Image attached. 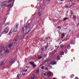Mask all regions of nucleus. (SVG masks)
I'll use <instances>...</instances> for the list:
<instances>
[{
    "label": "nucleus",
    "instance_id": "nucleus-35",
    "mask_svg": "<svg viewBox=\"0 0 79 79\" xmlns=\"http://www.w3.org/2000/svg\"><path fill=\"white\" fill-rule=\"evenodd\" d=\"M65 8H68V6H65Z\"/></svg>",
    "mask_w": 79,
    "mask_h": 79
},
{
    "label": "nucleus",
    "instance_id": "nucleus-25",
    "mask_svg": "<svg viewBox=\"0 0 79 79\" xmlns=\"http://www.w3.org/2000/svg\"><path fill=\"white\" fill-rule=\"evenodd\" d=\"M68 19V18L67 17L64 18L63 21H66V19Z\"/></svg>",
    "mask_w": 79,
    "mask_h": 79
},
{
    "label": "nucleus",
    "instance_id": "nucleus-8",
    "mask_svg": "<svg viewBox=\"0 0 79 79\" xmlns=\"http://www.w3.org/2000/svg\"><path fill=\"white\" fill-rule=\"evenodd\" d=\"M17 30H18V29L16 28H14V31L15 32L16 31H17Z\"/></svg>",
    "mask_w": 79,
    "mask_h": 79
},
{
    "label": "nucleus",
    "instance_id": "nucleus-28",
    "mask_svg": "<svg viewBox=\"0 0 79 79\" xmlns=\"http://www.w3.org/2000/svg\"><path fill=\"white\" fill-rule=\"evenodd\" d=\"M64 52H65V53H68V51L67 50L64 49Z\"/></svg>",
    "mask_w": 79,
    "mask_h": 79
},
{
    "label": "nucleus",
    "instance_id": "nucleus-55",
    "mask_svg": "<svg viewBox=\"0 0 79 79\" xmlns=\"http://www.w3.org/2000/svg\"><path fill=\"white\" fill-rule=\"evenodd\" d=\"M12 79V78H11V79Z\"/></svg>",
    "mask_w": 79,
    "mask_h": 79
},
{
    "label": "nucleus",
    "instance_id": "nucleus-51",
    "mask_svg": "<svg viewBox=\"0 0 79 79\" xmlns=\"http://www.w3.org/2000/svg\"><path fill=\"white\" fill-rule=\"evenodd\" d=\"M35 79H37V78H36Z\"/></svg>",
    "mask_w": 79,
    "mask_h": 79
},
{
    "label": "nucleus",
    "instance_id": "nucleus-49",
    "mask_svg": "<svg viewBox=\"0 0 79 79\" xmlns=\"http://www.w3.org/2000/svg\"><path fill=\"white\" fill-rule=\"evenodd\" d=\"M53 79H56V78H54Z\"/></svg>",
    "mask_w": 79,
    "mask_h": 79
},
{
    "label": "nucleus",
    "instance_id": "nucleus-46",
    "mask_svg": "<svg viewBox=\"0 0 79 79\" xmlns=\"http://www.w3.org/2000/svg\"><path fill=\"white\" fill-rule=\"evenodd\" d=\"M71 15H73V12H71Z\"/></svg>",
    "mask_w": 79,
    "mask_h": 79
},
{
    "label": "nucleus",
    "instance_id": "nucleus-34",
    "mask_svg": "<svg viewBox=\"0 0 79 79\" xmlns=\"http://www.w3.org/2000/svg\"><path fill=\"white\" fill-rule=\"evenodd\" d=\"M29 79H34V77H32L31 78H30Z\"/></svg>",
    "mask_w": 79,
    "mask_h": 79
},
{
    "label": "nucleus",
    "instance_id": "nucleus-21",
    "mask_svg": "<svg viewBox=\"0 0 79 79\" xmlns=\"http://www.w3.org/2000/svg\"><path fill=\"white\" fill-rule=\"evenodd\" d=\"M11 30H12V29H11V31H10V32L9 34V35H11V33H12V31H11Z\"/></svg>",
    "mask_w": 79,
    "mask_h": 79
},
{
    "label": "nucleus",
    "instance_id": "nucleus-24",
    "mask_svg": "<svg viewBox=\"0 0 79 79\" xmlns=\"http://www.w3.org/2000/svg\"><path fill=\"white\" fill-rule=\"evenodd\" d=\"M42 12H40L39 13L38 15L39 16H41V15H42Z\"/></svg>",
    "mask_w": 79,
    "mask_h": 79
},
{
    "label": "nucleus",
    "instance_id": "nucleus-7",
    "mask_svg": "<svg viewBox=\"0 0 79 79\" xmlns=\"http://www.w3.org/2000/svg\"><path fill=\"white\" fill-rule=\"evenodd\" d=\"M4 61H5V60L3 61V62L0 65V66H3V65H4V64H5V63H6V62L4 63Z\"/></svg>",
    "mask_w": 79,
    "mask_h": 79
},
{
    "label": "nucleus",
    "instance_id": "nucleus-20",
    "mask_svg": "<svg viewBox=\"0 0 79 79\" xmlns=\"http://www.w3.org/2000/svg\"><path fill=\"white\" fill-rule=\"evenodd\" d=\"M64 47V45H63V44H61L60 45V48H63V47Z\"/></svg>",
    "mask_w": 79,
    "mask_h": 79
},
{
    "label": "nucleus",
    "instance_id": "nucleus-56",
    "mask_svg": "<svg viewBox=\"0 0 79 79\" xmlns=\"http://www.w3.org/2000/svg\"><path fill=\"white\" fill-rule=\"evenodd\" d=\"M0 36H1V35H0Z\"/></svg>",
    "mask_w": 79,
    "mask_h": 79
},
{
    "label": "nucleus",
    "instance_id": "nucleus-54",
    "mask_svg": "<svg viewBox=\"0 0 79 79\" xmlns=\"http://www.w3.org/2000/svg\"><path fill=\"white\" fill-rule=\"evenodd\" d=\"M14 3V2H13V4Z\"/></svg>",
    "mask_w": 79,
    "mask_h": 79
},
{
    "label": "nucleus",
    "instance_id": "nucleus-5",
    "mask_svg": "<svg viewBox=\"0 0 79 79\" xmlns=\"http://www.w3.org/2000/svg\"><path fill=\"white\" fill-rule=\"evenodd\" d=\"M50 63L52 65H54V64H56V62H55L53 61L51 62Z\"/></svg>",
    "mask_w": 79,
    "mask_h": 79
},
{
    "label": "nucleus",
    "instance_id": "nucleus-31",
    "mask_svg": "<svg viewBox=\"0 0 79 79\" xmlns=\"http://www.w3.org/2000/svg\"><path fill=\"white\" fill-rule=\"evenodd\" d=\"M41 69H44V66H43L41 68Z\"/></svg>",
    "mask_w": 79,
    "mask_h": 79
},
{
    "label": "nucleus",
    "instance_id": "nucleus-38",
    "mask_svg": "<svg viewBox=\"0 0 79 79\" xmlns=\"http://www.w3.org/2000/svg\"><path fill=\"white\" fill-rule=\"evenodd\" d=\"M75 79H79V78H78V77H76L75 78Z\"/></svg>",
    "mask_w": 79,
    "mask_h": 79
},
{
    "label": "nucleus",
    "instance_id": "nucleus-53",
    "mask_svg": "<svg viewBox=\"0 0 79 79\" xmlns=\"http://www.w3.org/2000/svg\"><path fill=\"white\" fill-rule=\"evenodd\" d=\"M74 42V41H72V42Z\"/></svg>",
    "mask_w": 79,
    "mask_h": 79
},
{
    "label": "nucleus",
    "instance_id": "nucleus-42",
    "mask_svg": "<svg viewBox=\"0 0 79 79\" xmlns=\"http://www.w3.org/2000/svg\"><path fill=\"white\" fill-rule=\"evenodd\" d=\"M45 49L46 50H47V47H46L45 48Z\"/></svg>",
    "mask_w": 79,
    "mask_h": 79
},
{
    "label": "nucleus",
    "instance_id": "nucleus-6",
    "mask_svg": "<svg viewBox=\"0 0 79 79\" xmlns=\"http://www.w3.org/2000/svg\"><path fill=\"white\" fill-rule=\"evenodd\" d=\"M28 26H29V23H28V24L26 26L24 27L23 28V29H24L25 30H26V29H27L28 27Z\"/></svg>",
    "mask_w": 79,
    "mask_h": 79
},
{
    "label": "nucleus",
    "instance_id": "nucleus-37",
    "mask_svg": "<svg viewBox=\"0 0 79 79\" xmlns=\"http://www.w3.org/2000/svg\"><path fill=\"white\" fill-rule=\"evenodd\" d=\"M11 4H10L9 5H8V7H10V6H11Z\"/></svg>",
    "mask_w": 79,
    "mask_h": 79
},
{
    "label": "nucleus",
    "instance_id": "nucleus-30",
    "mask_svg": "<svg viewBox=\"0 0 79 79\" xmlns=\"http://www.w3.org/2000/svg\"><path fill=\"white\" fill-rule=\"evenodd\" d=\"M51 62V61H50V60H48V64H50V62Z\"/></svg>",
    "mask_w": 79,
    "mask_h": 79
},
{
    "label": "nucleus",
    "instance_id": "nucleus-9",
    "mask_svg": "<svg viewBox=\"0 0 79 79\" xmlns=\"http://www.w3.org/2000/svg\"><path fill=\"white\" fill-rule=\"evenodd\" d=\"M12 45H13V43L10 44L8 45L9 47H11L12 46Z\"/></svg>",
    "mask_w": 79,
    "mask_h": 79
},
{
    "label": "nucleus",
    "instance_id": "nucleus-14",
    "mask_svg": "<svg viewBox=\"0 0 79 79\" xmlns=\"http://www.w3.org/2000/svg\"><path fill=\"white\" fill-rule=\"evenodd\" d=\"M1 56H3V57H5L6 56V55L5 54H1Z\"/></svg>",
    "mask_w": 79,
    "mask_h": 79
},
{
    "label": "nucleus",
    "instance_id": "nucleus-29",
    "mask_svg": "<svg viewBox=\"0 0 79 79\" xmlns=\"http://www.w3.org/2000/svg\"><path fill=\"white\" fill-rule=\"evenodd\" d=\"M74 75L73 74H72L71 75V76H70V77L71 78H73V77H74Z\"/></svg>",
    "mask_w": 79,
    "mask_h": 79
},
{
    "label": "nucleus",
    "instance_id": "nucleus-1",
    "mask_svg": "<svg viewBox=\"0 0 79 79\" xmlns=\"http://www.w3.org/2000/svg\"><path fill=\"white\" fill-rule=\"evenodd\" d=\"M0 48L1 49V50L0 51V54L1 53H3L4 52H5V53H8L10 52L9 49H6L5 51L4 50H3V49L4 48L3 46H0Z\"/></svg>",
    "mask_w": 79,
    "mask_h": 79
},
{
    "label": "nucleus",
    "instance_id": "nucleus-15",
    "mask_svg": "<svg viewBox=\"0 0 79 79\" xmlns=\"http://www.w3.org/2000/svg\"><path fill=\"white\" fill-rule=\"evenodd\" d=\"M60 55H64V52H62L60 53Z\"/></svg>",
    "mask_w": 79,
    "mask_h": 79
},
{
    "label": "nucleus",
    "instance_id": "nucleus-47",
    "mask_svg": "<svg viewBox=\"0 0 79 79\" xmlns=\"http://www.w3.org/2000/svg\"><path fill=\"white\" fill-rule=\"evenodd\" d=\"M15 0H13V2H15Z\"/></svg>",
    "mask_w": 79,
    "mask_h": 79
},
{
    "label": "nucleus",
    "instance_id": "nucleus-32",
    "mask_svg": "<svg viewBox=\"0 0 79 79\" xmlns=\"http://www.w3.org/2000/svg\"><path fill=\"white\" fill-rule=\"evenodd\" d=\"M15 28H17V29H18V24L16 25Z\"/></svg>",
    "mask_w": 79,
    "mask_h": 79
},
{
    "label": "nucleus",
    "instance_id": "nucleus-13",
    "mask_svg": "<svg viewBox=\"0 0 79 79\" xmlns=\"http://www.w3.org/2000/svg\"><path fill=\"white\" fill-rule=\"evenodd\" d=\"M67 48H68V49H70V48H71V46H70V45H69L67 46Z\"/></svg>",
    "mask_w": 79,
    "mask_h": 79
},
{
    "label": "nucleus",
    "instance_id": "nucleus-2",
    "mask_svg": "<svg viewBox=\"0 0 79 79\" xmlns=\"http://www.w3.org/2000/svg\"><path fill=\"white\" fill-rule=\"evenodd\" d=\"M8 31H9V27H7L5 28L4 32H3L2 33L3 34H6Z\"/></svg>",
    "mask_w": 79,
    "mask_h": 79
},
{
    "label": "nucleus",
    "instance_id": "nucleus-33",
    "mask_svg": "<svg viewBox=\"0 0 79 79\" xmlns=\"http://www.w3.org/2000/svg\"><path fill=\"white\" fill-rule=\"evenodd\" d=\"M50 2V0H48V1H47V2L48 3H49V2Z\"/></svg>",
    "mask_w": 79,
    "mask_h": 79
},
{
    "label": "nucleus",
    "instance_id": "nucleus-10",
    "mask_svg": "<svg viewBox=\"0 0 79 79\" xmlns=\"http://www.w3.org/2000/svg\"><path fill=\"white\" fill-rule=\"evenodd\" d=\"M64 35H65V33H62L61 35V37H64Z\"/></svg>",
    "mask_w": 79,
    "mask_h": 79
},
{
    "label": "nucleus",
    "instance_id": "nucleus-22",
    "mask_svg": "<svg viewBox=\"0 0 79 79\" xmlns=\"http://www.w3.org/2000/svg\"><path fill=\"white\" fill-rule=\"evenodd\" d=\"M42 58H43V57H42V56H39V58H38V60H40L42 59Z\"/></svg>",
    "mask_w": 79,
    "mask_h": 79
},
{
    "label": "nucleus",
    "instance_id": "nucleus-19",
    "mask_svg": "<svg viewBox=\"0 0 79 79\" xmlns=\"http://www.w3.org/2000/svg\"><path fill=\"white\" fill-rule=\"evenodd\" d=\"M15 59H13L12 60H10V63H12L13 61H14Z\"/></svg>",
    "mask_w": 79,
    "mask_h": 79
},
{
    "label": "nucleus",
    "instance_id": "nucleus-52",
    "mask_svg": "<svg viewBox=\"0 0 79 79\" xmlns=\"http://www.w3.org/2000/svg\"><path fill=\"white\" fill-rule=\"evenodd\" d=\"M78 24H79V22H78Z\"/></svg>",
    "mask_w": 79,
    "mask_h": 79
},
{
    "label": "nucleus",
    "instance_id": "nucleus-45",
    "mask_svg": "<svg viewBox=\"0 0 79 79\" xmlns=\"http://www.w3.org/2000/svg\"><path fill=\"white\" fill-rule=\"evenodd\" d=\"M60 1H61V2H63V0H60Z\"/></svg>",
    "mask_w": 79,
    "mask_h": 79
},
{
    "label": "nucleus",
    "instance_id": "nucleus-16",
    "mask_svg": "<svg viewBox=\"0 0 79 79\" xmlns=\"http://www.w3.org/2000/svg\"><path fill=\"white\" fill-rule=\"evenodd\" d=\"M30 64H31V65H32V66L34 64V63L33 62H30Z\"/></svg>",
    "mask_w": 79,
    "mask_h": 79
},
{
    "label": "nucleus",
    "instance_id": "nucleus-11",
    "mask_svg": "<svg viewBox=\"0 0 79 79\" xmlns=\"http://www.w3.org/2000/svg\"><path fill=\"white\" fill-rule=\"evenodd\" d=\"M56 53V50H55L52 52V55L55 54V53Z\"/></svg>",
    "mask_w": 79,
    "mask_h": 79
},
{
    "label": "nucleus",
    "instance_id": "nucleus-44",
    "mask_svg": "<svg viewBox=\"0 0 79 79\" xmlns=\"http://www.w3.org/2000/svg\"><path fill=\"white\" fill-rule=\"evenodd\" d=\"M25 74H26V73H24V74H23V76H24L25 75Z\"/></svg>",
    "mask_w": 79,
    "mask_h": 79
},
{
    "label": "nucleus",
    "instance_id": "nucleus-39",
    "mask_svg": "<svg viewBox=\"0 0 79 79\" xmlns=\"http://www.w3.org/2000/svg\"><path fill=\"white\" fill-rule=\"evenodd\" d=\"M11 1H12V0H10L9 2H8L10 3V2H11Z\"/></svg>",
    "mask_w": 79,
    "mask_h": 79
},
{
    "label": "nucleus",
    "instance_id": "nucleus-23",
    "mask_svg": "<svg viewBox=\"0 0 79 79\" xmlns=\"http://www.w3.org/2000/svg\"><path fill=\"white\" fill-rule=\"evenodd\" d=\"M36 73H37L38 74H39V73H40V71H39V70H37Z\"/></svg>",
    "mask_w": 79,
    "mask_h": 79
},
{
    "label": "nucleus",
    "instance_id": "nucleus-12",
    "mask_svg": "<svg viewBox=\"0 0 79 79\" xmlns=\"http://www.w3.org/2000/svg\"><path fill=\"white\" fill-rule=\"evenodd\" d=\"M76 16L75 15H73V20H76Z\"/></svg>",
    "mask_w": 79,
    "mask_h": 79
},
{
    "label": "nucleus",
    "instance_id": "nucleus-4",
    "mask_svg": "<svg viewBox=\"0 0 79 79\" xmlns=\"http://www.w3.org/2000/svg\"><path fill=\"white\" fill-rule=\"evenodd\" d=\"M52 75V73H51V72H49L48 73V74H47V77H50Z\"/></svg>",
    "mask_w": 79,
    "mask_h": 79
},
{
    "label": "nucleus",
    "instance_id": "nucleus-26",
    "mask_svg": "<svg viewBox=\"0 0 79 79\" xmlns=\"http://www.w3.org/2000/svg\"><path fill=\"white\" fill-rule=\"evenodd\" d=\"M36 66H37V65H33V68H35V67H36Z\"/></svg>",
    "mask_w": 79,
    "mask_h": 79
},
{
    "label": "nucleus",
    "instance_id": "nucleus-43",
    "mask_svg": "<svg viewBox=\"0 0 79 79\" xmlns=\"http://www.w3.org/2000/svg\"><path fill=\"white\" fill-rule=\"evenodd\" d=\"M27 71V69H26V70H25V72H26V71Z\"/></svg>",
    "mask_w": 79,
    "mask_h": 79
},
{
    "label": "nucleus",
    "instance_id": "nucleus-17",
    "mask_svg": "<svg viewBox=\"0 0 79 79\" xmlns=\"http://www.w3.org/2000/svg\"><path fill=\"white\" fill-rule=\"evenodd\" d=\"M9 24H10V23H6L5 24V26H8V25Z\"/></svg>",
    "mask_w": 79,
    "mask_h": 79
},
{
    "label": "nucleus",
    "instance_id": "nucleus-40",
    "mask_svg": "<svg viewBox=\"0 0 79 79\" xmlns=\"http://www.w3.org/2000/svg\"><path fill=\"white\" fill-rule=\"evenodd\" d=\"M29 58H30V60H31L32 58V57H29Z\"/></svg>",
    "mask_w": 79,
    "mask_h": 79
},
{
    "label": "nucleus",
    "instance_id": "nucleus-18",
    "mask_svg": "<svg viewBox=\"0 0 79 79\" xmlns=\"http://www.w3.org/2000/svg\"><path fill=\"white\" fill-rule=\"evenodd\" d=\"M48 74V72H46V73H44V76H46L47 77Z\"/></svg>",
    "mask_w": 79,
    "mask_h": 79
},
{
    "label": "nucleus",
    "instance_id": "nucleus-27",
    "mask_svg": "<svg viewBox=\"0 0 79 79\" xmlns=\"http://www.w3.org/2000/svg\"><path fill=\"white\" fill-rule=\"evenodd\" d=\"M45 70H47L48 71V67H46L44 69Z\"/></svg>",
    "mask_w": 79,
    "mask_h": 79
},
{
    "label": "nucleus",
    "instance_id": "nucleus-50",
    "mask_svg": "<svg viewBox=\"0 0 79 79\" xmlns=\"http://www.w3.org/2000/svg\"><path fill=\"white\" fill-rule=\"evenodd\" d=\"M48 38H47V39H48Z\"/></svg>",
    "mask_w": 79,
    "mask_h": 79
},
{
    "label": "nucleus",
    "instance_id": "nucleus-48",
    "mask_svg": "<svg viewBox=\"0 0 79 79\" xmlns=\"http://www.w3.org/2000/svg\"><path fill=\"white\" fill-rule=\"evenodd\" d=\"M63 37H62V38H61L62 39H63Z\"/></svg>",
    "mask_w": 79,
    "mask_h": 79
},
{
    "label": "nucleus",
    "instance_id": "nucleus-3",
    "mask_svg": "<svg viewBox=\"0 0 79 79\" xmlns=\"http://www.w3.org/2000/svg\"><path fill=\"white\" fill-rule=\"evenodd\" d=\"M54 58L55 59V60H60V56H59L58 55H55V56H54Z\"/></svg>",
    "mask_w": 79,
    "mask_h": 79
},
{
    "label": "nucleus",
    "instance_id": "nucleus-36",
    "mask_svg": "<svg viewBox=\"0 0 79 79\" xmlns=\"http://www.w3.org/2000/svg\"><path fill=\"white\" fill-rule=\"evenodd\" d=\"M41 50L42 51H44V48H42Z\"/></svg>",
    "mask_w": 79,
    "mask_h": 79
},
{
    "label": "nucleus",
    "instance_id": "nucleus-41",
    "mask_svg": "<svg viewBox=\"0 0 79 79\" xmlns=\"http://www.w3.org/2000/svg\"><path fill=\"white\" fill-rule=\"evenodd\" d=\"M17 79H19V76L18 75L17 76Z\"/></svg>",
    "mask_w": 79,
    "mask_h": 79
}]
</instances>
